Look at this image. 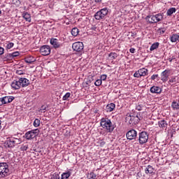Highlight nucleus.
<instances>
[{
    "mask_svg": "<svg viewBox=\"0 0 179 179\" xmlns=\"http://www.w3.org/2000/svg\"><path fill=\"white\" fill-rule=\"evenodd\" d=\"M100 125L103 129H105L106 132L109 134H111L115 128V126L113 124V122H111V120L108 118L103 117L101 119Z\"/></svg>",
    "mask_w": 179,
    "mask_h": 179,
    "instance_id": "nucleus-1",
    "label": "nucleus"
},
{
    "mask_svg": "<svg viewBox=\"0 0 179 179\" xmlns=\"http://www.w3.org/2000/svg\"><path fill=\"white\" fill-rule=\"evenodd\" d=\"M9 176V165L6 162H0V178Z\"/></svg>",
    "mask_w": 179,
    "mask_h": 179,
    "instance_id": "nucleus-2",
    "label": "nucleus"
},
{
    "mask_svg": "<svg viewBox=\"0 0 179 179\" xmlns=\"http://www.w3.org/2000/svg\"><path fill=\"white\" fill-rule=\"evenodd\" d=\"M107 15H108V9L107 8H104L97 11L94 14V17L96 20H101V19H104Z\"/></svg>",
    "mask_w": 179,
    "mask_h": 179,
    "instance_id": "nucleus-3",
    "label": "nucleus"
},
{
    "mask_svg": "<svg viewBox=\"0 0 179 179\" xmlns=\"http://www.w3.org/2000/svg\"><path fill=\"white\" fill-rule=\"evenodd\" d=\"M125 120L126 122H128L130 125H136V124L139 123L141 119H139L138 115L134 116L127 114Z\"/></svg>",
    "mask_w": 179,
    "mask_h": 179,
    "instance_id": "nucleus-4",
    "label": "nucleus"
},
{
    "mask_svg": "<svg viewBox=\"0 0 179 179\" xmlns=\"http://www.w3.org/2000/svg\"><path fill=\"white\" fill-rule=\"evenodd\" d=\"M149 140V134L146 131H141L138 134V138L137 141L140 143V145H143V143H146Z\"/></svg>",
    "mask_w": 179,
    "mask_h": 179,
    "instance_id": "nucleus-5",
    "label": "nucleus"
},
{
    "mask_svg": "<svg viewBox=\"0 0 179 179\" xmlns=\"http://www.w3.org/2000/svg\"><path fill=\"white\" fill-rule=\"evenodd\" d=\"M38 134H40V130L38 129H33L25 134V138L27 141H30V139H34Z\"/></svg>",
    "mask_w": 179,
    "mask_h": 179,
    "instance_id": "nucleus-6",
    "label": "nucleus"
},
{
    "mask_svg": "<svg viewBox=\"0 0 179 179\" xmlns=\"http://www.w3.org/2000/svg\"><path fill=\"white\" fill-rule=\"evenodd\" d=\"M128 141H135L138 138V131L135 129H131L126 134Z\"/></svg>",
    "mask_w": 179,
    "mask_h": 179,
    "instance_id": "nucleus-7",
    "label": "nucleus"
},
{
    "mask_svg": "<svg viewBox=\"0 0 179 179\" xmlns=\"http://www.w3.org/2000/svg\"><path fill=\"white\" fill-rule=\"evenodd\" d=\"M72 48L73 51H76V52H82V51H83V48H85V46L82 42H75L72 45Z\"/></svg>",
    "mask_w": 179,
    "mask_h": 179,
    "instance_id": "nucleus-8",
    "label": "nucleus"
},
{
    "mask_svg": "<svg viewBox=\"0 0 179 179\" xmlns=\"http://www.w3.org/2000/svg\"><path fill=\"white\" fill-rule=\"evenodd\" d=\"M40 52L41 54H42V55H50V54H51V48H50V45H43L41 48H40Z\"/></svg>",
    "mask_w": 179,
    "mask_h": 179,
    "instance_id": "nucleus-9",
    "label": "nucleus"
},
{
    "mask_svg": "<svg viewBox=\"0 0 179 179\" xmlns=\"http://www.w3.org/2000/svg\"><path fill=\"white\" fill-rule=\"evenodd\" d=\"M169 76H170V70L166 69L161 73V80L166 83L169 80Z\"/></svg>",
    "mask_w": 179,
    "mask_h": 179,
    "instance_id": "nucleus-10",
    "label": "nucleus"
},
{
    "mask_svg": "<svg viewBox=\"0 0 179 179\" xmlns=\"http://www.w3.org/2000/svg\"><path fill=\"white\" fill-rule=\"evenodd\" d=\"M19 80L22 87H27V86L30 85V81H29V80L26 78H19Z\"/></svg>",
    "mask_w": 179,
    "mask_h": 179,
    "instance_id": "nucleus-11",
    "label": "nucleus"
},
{
    "mask_svg": "<svg viewBox=\"0 0 179 179\" xmlns=\"http://www.w3.org/2000/svg\"><path fill=\"white\" fill-rule=\"evenodd\" d=\"M150 92L152 94H160L162 93V89L160 87L152 86L150 87Z\"/></svg>",
    "mask_w": 179,
    "mask_h": 179,
    "instance_id": "nucleus-12",
    "label": "nucleus"
},
{
    "mask_svg": "<svg viewBox=\"0 0 179 179\" xmlns=\"http://www.w3.org/2000/svg\"><path fill=\"white\" fill-rule=\"evenodd\" d=\"M11 87L13 89H14L15 90H17L20 89V87H22V85L20 84V80H18V81L17 80H14L11 83Z\"/></svg>",
    "mask_w": 179,
    "mask_h": 179,
    "instance_id": "nucleus-13",
    "label": "nucleus"
},
{
    "mask_svg": "<svg viewBox=\"0 0 179 179\" xmlns=\"http://www.w3.org/2000/svg\"><path fill=\"white\" fill-rule=\"evenodd\" d=\"M2 99L4 104H8V103H12L15 100V97L13 96H4Z\"/></svg>",
    "mask_w": 179,
    "mask_h": 179,
    "instance_id": "nucleus-14",
    "label": "nucleus"
},
{
    "mask_svg": "<svg viewBox=\"0 0 179 179\" xmlns=\"http://www.w3.org/2000/svg\"><path fill=\"white\" fill-rule=\"evenodd\" d=\"M50 44L53 45L54 48H59L61 47V44L58 42V39L57 38H51Z\"/></svg>",
    "mask_w": 179,
    "mask_h": 179,
    "instance_id": "nucleus-15",
    "label": "nucleus"
},
{
    "mask_svg": "<svg viewBox=\"0 0 179 179\" xmlns=\"http://www.w3.org/2000/svg\"><path fill=\"white\" fill-rule=\"evenodd\" d=\"M158 125L159 128H162V129H165V131L167 129V122L164 120H160L158 122Z\"/></svg>",
    "mask_w": 179,
    "mask_h": 179,
    "instance_id": "nucleus-16",
    "label": "nucleus"
},
{
    "mask_svg": "<svg viewBox=\"0 0 179 179\" xmlns=\"http://www.w3.org/2000/svg\"><path fill=\"white\" fill-rule=\"evenodd\" d=\"M153 17H154L155 23H157L159 22H162V20H163V15H162L160 13L153 15Z\"/></svg>",
    "mask_w": 179,
    "mask_h": 179,
    "instance_id": "nucleus-17",
    "label": "nucleus"
},
{
    "mask_svg": "<svg viewBox=\"0 0 179 179\" xmlns=\"http://www.w3.org/2000/svg\"><path fill=\"white\" fill-rule=\"evenodd\" d=\"M114 108H115V104L113 103L108 104L106 107L107 113H111V111L114 110Z\"/></svg>",
    "mask_w": 179,
    "mask_h": 179,
    "instance_id": "nucleus-18",
    "label": "nucleus"
},
{
    "mask_svg": "<svg viewBox=\"0 0 179 179\" xmlns=\"http://www.w3.org/2000/svg\"><path fill=\"white\" fill-rule=\"evenodd\" d=\"M169 38L171 43H177L179 40V35L177 34H173Z\"/></svg>",
    "mask_w": 179,
    "mask_h": 179,
    "instance_id": "nucleus-19",
    "label": "nucleus"
},
{
    "mask_svg": "<svg viewBox=\"0 0 179 179\" xmlns=\"http://www.w3.org/2000/svg\"><path fill=\"white\" fill-rule=\"evenodd\" d=\"M11 138V141L13 142V145L15 148V146L17 145H20V143H22V139L20 138Z\"/></svg>",
    "mask_w": 179,
    "mask_h": 179,
    "instance_id": "nucleus-20",
    "label": "nucleus"
},
{
    "mask_svg": "<svg viewBox=\"0 0 179 179\" xmlns=\"http://www.w3.org/2000/svg\"><path fill=\"white\" fill-rule=\"evenodd\" d=\"M22 17L26 20V22H31V16L27 12L22 13Z\"/></svg>",
    "mask_w": 179,
    "mask_h": 179,
    "instance_id": "nucleus-21",
    "label": "nucleus"
},
{
    "mask_svg": "<svg viewBox=\"0 0 179 179\" xmlns=\"http://www.w3.org/2000/svg\"><path fill=\"white\" fill-rule=\"evenodd\" d=\"M155 171V169H153V166L148 165L147 168L145 169V174H152Z\"/></svg>",
    "mask_w": 179,
    "mask_h": 179,
    "instance_id": "nucleus-22",
    "label": "nucleus"
},
{
    "mask_svg": "<svg viewBox=\"0 0 179 179\" xmlns=\"http://www.w3.org/2000/svg\"><path fill=\"white\" fill-rule=\"evenodd\" d=\"M5 145L7 146V148H15L10 138H7V140L5 141Z\"/></svg>",
    "mask_w": 179,
    "mask_h": 179,
    "instance_id": "nucleus-23",
    "label": "nucleus"
},
{
    "mask_svg": "<svg viewBox=\"0 0 179 179\" xmlns=\"http://www.w3.org/2000/svg\"><path fill=\"white\" fill-rule=\"evenodd\" d=\"M159 45H160V43L159 42L154 43L150 48V51H155V50H157L159 48Z\"/></svg>",
    "mask_w": 179,
    "mask_h": 179,
    "instance_id": "nucleus-24",
    "label": "nucleus"
},
{
    "mask_svg": "<svg viewBox=\"0 0 179 179\" xmlns=\"http://www.w3.org/2000/svg\"><path fill=\"white\" fill-rule=\"evenodd\" d=\"M176 10H177V9H176V8H174V7L169 8L166 12L167 16H171V15H173V13H176Z\"/></svg>",
    "mask_w": 179,
    "mask_h": 179,
    "instance_id": "nucleus-25",
    "label": "nucleus"
},
{
    "mask_svg": "<svg viewBox=\"0 0 179 179\" xmlns=\"http://www.w3.org/2000/svg\"><path fill=\"white\" fill-rule=\"evenodd\" d=\"M145 20H146V22H148V23H151V24L155 23V18H154L153 15H148V16L145 17Z\"/></svg>",
    "mask_w": 179,
    "mask_h": 179,
    "instance_id": "nucleus-26",
    "label": "nucleus"
},
{
    "mask_svg": "<svg viewBox=\"0 0 179 179\" xmlns=\"http://www.w3.org/2000/svg\"><path fill=\"white\" fill-rule=\"evenodd\" d=\"M171 107L173 110H179V101H173L171 103Z\"/></svg>",
    "mask_w": 179,
    "mask_h": 179,
    "instance_id": "nucleus-27",
    "label": "nucleus"
},
{
    "mask_svg": "<svg viewBox=\"0 0 179 179\" xmlns=\"http://www.w3.org/2000/svg\"><path fill=\"white\" fill-rule=\"evenodd\" d=\"M71 174H72L71 173V171H68V172H65V173H63L62 174V178L61 179H68L69 178L71 177Z\"/></svg>",
    "mask_w": 179,
    "mask_h": 179,
    "instance_id": "nucleus-28",
    "label": "nucleus"
},
{
    "mask_svg": "<svg viewBox=\"0 0 179 179\" xmlns=\"http://www.w3.org/2000/svg\"><path fill=\"white\" fill-rule=\"evenodd\" d=\"M71 34L73 37H76L79 34V29L77 27H74L71 29Z\"/></svg>",
    "mask_w": 179,
    "mask_h": 179,
    "instance_id": "nucleus-29",
    "label": "nucleus"
},
{
    "mask_svg": "<svg viewBox=\"0 0 179 179\" xmlns=\"http://www.w3.org/2000/svg\"><path fill=\"white\" fill-rule=\"evenodd\" d=\"M140 73V76H146L148 75V69H141L138 70Z\"/></svg>",
    "mask_w": 179,
    "mask_h": 179,
    "instance_id": "nucleus-30",
    "label": "nucleus"
},
{
    "mask_svg": "<svg viewBox=\"0 0 179 179\" xmlns=\"http://www.w3.org/2000/svg\"><path fill=\"white\" fill-rule=\"evenodd\" d=\"M96 177H97V176L96 175V173H94L93 172H92L87 175L88 179H96Z\"/></svg>",
    "mask_w": 179,
    "mask_h": 179,
    "instance_id": "nucleus-31",
    "label": "nucleus"
},
{
    "mask_svg": "<svg viewBox=\"0 0 179 179\" xmlns=\"http://www.w3.org/2000/svg\"><path fill=\"white\" fill-rule=\"evenodd\" d=\"M108 57H110V58H111V59H115V58H117V57H118V55L115 52H110L108 55Z\"/></svg>",
    "mask_w": 179,
    "mask_h": 179,
    "instance_id": "nucleus-32",
    "label": "nucleus"
},
{
    "mask_svg": "<svg viewBox=\"0 0 179 179\" xmlns=\"http://www.w3.org/2000/svg\"><path fill=\"white\" fill-rule=\"evenodd\" d=\"M34 127H35V128L40 127V120L35 119L34 122Z\"/></svg>",
    "mask_w": 179,
    "mask_h": 179,
    "instance_id": "nucleus-33",
    "label": "nucleus"
},
{
    "mask_svg": "<svg viewBox=\"0 0 179 179\" xmlns=\"http://www.w3.org/2000/svg\"><path fill=\"white\" fill-rule=\"evenodd\" d=\"M157 33H159V34H164V33H166V28H159L157 29Z\"/></svg>",
    "mask_w": 179,
    "mask_h": 179,
    "instance_id": "nucleus-34",
    "label": "nucleus"
},
{
    "mask_svg": "<svg viewBox=\"0 0 179 179\" xmlns=\"http://www.w3.org/2000/svg\"><path fill=\"white\" fill-rule=\"evenodd\" d=\"M27 149H29V145L27 144H22V145L20 148V150L23 151L27 150Z\"/></svg>",
    "mask_w": 179,
    "mask_h": 179,
    "instance_id": "nucleus-35",
    "label": "nucleus"
},
{
    "mask_svg": "<svg viewBox=\"0 0 179 179\" xmlns=\"http://www.w3.org/2000/svg\"><path fill=\"white\" fill-rule=\"evenodd\" d=\"M6 59H13V57L12 56V53H7L5 55Z\"/></svg>",
    "mask_w": 179,
    "mask_h": 179,
    "instance_id": "nucleus-36",
    "label": "nucleus"
},
{
    "mask_svg": "<svg viewBox=\"0 0 179 179\" xmlns=\"http://www.w3.org/2000/svg\"><path fill=\"white\" fill-rule=\"evenodd\" d=\"M101 83H103V82L101 81V79H98L95 81L94 85L95 86H101Z\"/></svg>",
    "mask_w": 179,
    "mask_h": 179,
    "instance_id": "nucleus-37",
    "label": "nucleus"
},
{
    "mask_svg": "<svg viewBox=\"0 0 179 179\" xmlns=\"http://www.w3.org/2000/svg\"><path fill=\"white\" fill-rule=\"evenodd\" d=\"M69 97H71V93L67 92L64 96H63V100H68V99H69Z\"/></svg>",
    "mask_w": 179,
    "mask_h": 179,
    "instance_id": "nucleus-38",
    "label": "nucleus"
},
{
    "mask_svg": "<svg viewBox=\"0 0 179 179\" xmlns=\"http://www.w3.org/2000/svg\"><path fill=\"white\" fill-rule=\"evenodd\" d=\"M31 57L29 58H25V62L27 64H33L34 62V60L31 59Z\"/></svg>",
    "mask_w": 179,
    "mask_h": 179,
    "instance_id": "nucleus-39",
    "label": "nucleus"
},
{
    "mask_svg": "<svg viewBox=\"0 0 179 179\" xmlns=\"http://www.w3.org/2000/svg\"><path fill=\"white\" fill-rule=\"evenodd\" d=\"M11 55H12L13 58H15L16 57H19L20 55V53L19 52H14L11 53Z\"/></svg>",
    "mask_w": 179,
    "mask_h": 179,
    "instance_id": "nucleus-40",
    "label": "nucleus"
},
{
    "mask_svg": "<svg viewBox=\"0 0 179 179\" xmlns=\"http://www.w3.org/2000/svg\"><path fill=\"white\" fill-rule=\"evenodd\" d=\"M13 45H15L14 43H8L6 45V48H8V50H10Z\"/></svg>",
    "mask_w": 179,
    "mask_h": 179,
    "instance_id": "nucleus-41",
    "label": "nucleus"
},
{
    "mask_svg": "<svg viewBox=\"0 0 179 179\" xmlns=\"http://www.w3.org/2000/svg\"><path fill=\"white\" fill-rule=\"evenodd\" d=\"M51 179H60L59 175L58 173H55L52 176Z\"/></svg>",
    "mask_w": 179,
    "mask_h": 179,
    "instance_id": "nucleus-42",
    "label": "nucleus"
},
{
    "mask_svg": "<svg viewBox=\"0 0 179 179\" xmlns=\"http://www.w3.org/2000/svg\"><path fill=\"white\" fill-rule=\"evenodd\" d=\"M176 82H177V80L176 79L175 77L171 78L169 80V83H176Z\"/></svg>",
    "mask_w": 179,
    "mask_h": 179,
    "instance_id": "nucleus-43",
    "label": "nucleus"
},
{
    "mask_svg": "<svg viewBox=\"0 0 179 179\" xmlns=\"http://www.w3.org/2000/svg\"><path fill=\"white\" fill-rule=\"evenodd\" d=\"M134 78H141V74L139 73V70L134 73Z\"/></svg>",
    "mask_w": 179,
    "mask_h": 179,
    "instance_id": "nucleus-44",
    "label": "nucleus"
},
{
    "mask_svg": "<svg viewBox=\"0 0 179 179\" xmlns=\"http://www.w3.org/2000/svg\"><path fill=\"white\" fill-rule=\"evenodd\" d=\"M47 110V107L46 106H42L41 107V109H40V112L41 113H45V111H44V110Z\"/></svg>",
    "mask_w": 179,
    "mask_h": 179,
    "instance_id": "nucleus-45",
    "label": "nucleus"
},
{
    "mask_svg": "<svg viewBox=\"0 0 179 179\" xmlns=\"http://www.w3.org/2000/svg\"><path fill=\"white\" fill-rule=\"evenodd\" d=\"M106 79H107V75L106 74H103L101 76V78L100 80L102 81V80H106Z\"/></svg>",
    "mask_w": 179,
    "mask_h": 179,
    "instance_id": "nucleus-46",
    "label": "nucleus"
},
{
    "mask_svg": "<svg viewBox=\"0 0 179 179\" xmlns=\"http://www.w3.org/2000/svg\"><path fill=\"white\" fill-rule=\"evenodd\" d=\"M143 107V106H142V105H138L136 106V109H137L138 111H141Z\"/></svg>",
    "mask_w": 179,
    "mask_h": 179,
    "instance_id": "nucleus-47",
    "label": "nucleus"
},
{
    "mask_svg": "<svg viewBox=\"0 0 179 179\" xmlns=\"http://www.w3.org/2000/svg\"><path fill=\"white\" fill-rule=\"evenodd\" d=\"M156 78H159V74H154L151 76V80H155Z\"/></svg>",
    "mask_w": 179,
    "mask_h": 179,
    "instance_id": "nucleus-48",
    "label": "nucleus"
},
{
    "mask_svg": "<svg viewBox=\"0 0 179 179\" xmlns=\"http://www.w3.org/2000/svg\"><path fill=\"white\" fill-rule=\"evenodd\" d=\"M16 73H17V75H23L24 73L22 70H17Z\"/></svg>",
    "mask_w": 179,
    "mask_h": 179,
    "instance_id": "nucleus-49",
    "label": "nucleus"
},
{
    "mask_svg": "<svg viewBox=\"0 0 179 179\" xmlns=\"http://www.w3.org/2000/svg\"><path fill=\"white\" fill-rule=\"evenodd\" d=\"M3 51H5L3 48L0 47V55H2L3 54Z\"/></svg>",
    "mask_w": 179,
    "mask_h": 179,
    "instance_id": "nucleus-50",
    "label": "nucleus"
},
{
    "mask_svg": "<svg viewBox=\"0 0 179 179\" xmlns=\"http://www.w3.org/2000/svg\"><path fill=\"white\" fill-rule=\"evenodd\" d=\"M129 52H131V54H135V48H130Z\"/></svg>",
    "mask_w": 179,
    "mask_h": 179,
    "instance_id": "nucleus-51",
    "label": "nucleus"
},
{
    "mask_svg": "<svg viewBox=\"0 0 179 179\" xmlns=\"http://www.w3.org/2000/svg\"><path fill=\"white\" fill-rule=\"evenodd\" d=\"M3 98H0V106H3Z\"/></svg>",
    "mask_w": 179,
    "mask_h": 179,
    "instance_id": "nucleus-52",
    "label": "nucleus"
},
{
    "mask_svg": "<svg viewBox=\"0 0 179 179\" xmlns=\"http://www.w3.org/2000/svg\"><path fill=\"white\" fill-rule=\"evenodd\" d=\"M96 3H100L102 0H94Z\"/></svg>",
    "mask_w": 179,
    "mask_h": 179,
    "instance_id": "nucleus-53",
    "label": "nucleus"
},
{
    "mask_svg": "<svg viewBox=\"0 0 179 179\" xmlns=\"http://www.w3.org/2000/svg\"><path fill=\"white\" fill-rule=\"evenodd\" d=\"M14 2H16V3H20V0H13Z\"/></svg>",
    "mask_w": 179,
    "mask_h": 179,
    "instance_id": "nucleus-54",
    "label": "nucleus"
},
{
    "mask_svg": "<svg viewBox=\"0 0 179 179\" xmlns=\"http://www.w3.org/2000/svg\"><path fill=\"white\" fill-rule=\"evenodd\" d=\"M96 29H97V27H93L92 28V30H94V31H96Z\"/></svg>",
    "mask_w": 179,
    "mask_h": 179,
    "instance_id": "nucleus-55",
    "label": "nucleus"
},
{
    "mask_svg": "<svg viewBox=\"0 0 179 179\" xmlns=\"http://www.w3.org/2000/svg\"><path fill=\"white\" fill-rule=\"evenodd\" d=\"M2 129V125H1V122L0 120V130Z\"/></svg>",
    "mask_w": 179,
    "mask_h": 179,
    "instance_id": "nucleus-56",
    "label": "nucleus"
},
{
    "mask_svg": "<svg viewBox=\"0 0 179 179\" xmlns=\"http://www.w3.org/2000/svg\"><path fill=\"white\" fill-rule=\"evenodd\" d=\"M173 61V59H169V62H171Z\"/></svg>",
    "mask_w": 179,
    "mask_h": 179,
    "instance_id": "nucleus-57",
    "label": "nucleus"
},
{
    "mask_svg": "<svg viewBox=\"0 0 179 179\" xmlns=\"http://www.w3.org/2000/svg\"><path fill=\"white\" fill-rule=\"evenodd\" d=\"M2 13V11L0 10V15Z\"/></svg>",
    "mask_w": 179,
    "mask_h": 179,
    "instance_id": "nucleus-58",
    "label": "nucleus"
},
{
    "mask_svg": "<svg viewBox=\"0 0 179 179\" xmlns=\"http://www.w3.org/2000/svg\"><path fill=\"white\" fill-rule=\"evenodd\" d=\"M39 1H43V0H39Z\"/></svg>",
    "mask_w": 179,
    "mask_h": 179,
    "instance_id": "nucleus-59",
    "label": "nucleus"
}]
</instances>
